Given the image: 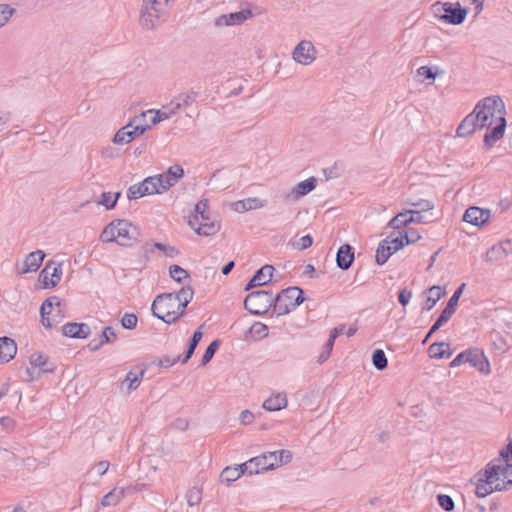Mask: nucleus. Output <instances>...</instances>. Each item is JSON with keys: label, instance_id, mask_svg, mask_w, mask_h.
<instances>
[{"label": "nucleus", "instance_id": "obj_25", "mask_svg": "<svg viewBox=\"0 0 512 512\" xmlns=\"http://www.w3.org/2000/svg\"><path fill=\"white\" fill-rule=\"evenodd\" d=\"M477 129H481L478 122L475 120L473 112L468 114L459 124L456 133L459 137H467L473 134Z\"/></svg>", "mask_w": 512, "mask_h": 512}, {"label": "nucleus", "instance_id": "obj_48", "mask_svg": "<svg viewBox=\"0 0 512 512\" xmlns=\"http://www.w3.org/2000/svg\"><path fill=\"white\" fill-rule=\"evenodd\" d=\"M117 338L116 332L113 327L107 326L102 330L100 335V342L104 344L113 343Z\"/></svg>", "mask_w": 512, "mask_h": 512}, {"label": "nucleus", "instance_id": "obj_45", "mask_svg": "<svg viewBox=\"0 0 512 512\" xmlns=\"http://www.w3.org/2000/svg\"><path fill=\"white\" fill-rule=\"evenodd\" d=\"M438 505L447 512L453 511L455 508L454 500L447 494H439L437 496Z\"/></svg>", "mask_w": 512, "mask_h": 512}, {"label": "nucleus", "instance_id": "obj_35", "mask_svg": "<svg viewBox=\"0 0 512 512\" xmlns=\"http://www.w3.org/2000/svg\"><path fill=\"white\" fill-rule=\"evenodd\" d=\"M125 496L124 488H114L112 491L103 496L101 505L110 507L117 505Z\"/></svg>", "mask_w": 512, "mask_h": 512}, {"label": "nucleus", "instance_id": "obj_57", "mask_svg": "<svg viewBox=\"0 0 512 512\" xmlns=\"http://www.w3.org/2000/svg\"><path fill=\"white\" fill-rule=\"evenodd\" d=\"M169 0H143V4L141 8H155V9H166L168 6Z\"/></svg>", "mask_w": 512, "mask_h": 512}, {"label": "nucleus", "instance_id": "obj_55", "mask_svg": "<svg viewBox=\"0 0 512 512\" xmlns=\"http://www.w3.org/2000/svg\"><path fill=\"white\" fill-rule=\"evenodd\" d=\"M166 174L170 178V180H172V182H174V184H175L178 181V179L183 177L184 170L180 165L175 164V165L169 167Z\"/></svg>", "mask_w": 512, "mask_h": 512}, {"label": "nucleus", "instance_id": "obj_13", "mask_svg": "<svg viewBox=\"0 0 512 512\" xmlns=\"http://www.w3.org/2000/svg\"><path fill=\"white\" fill-rule=\"evenodd\" d=\"M251 16L252 12L249 9H244L229 14H222L214 19V25L216 27L240 25Z\"/></svg>", "mask_w": 512, "mask_h": 512}, {"label": "nucleus", "instance_id": "obj_31", "mask_svg": "<svg viewBox=\"0 0 512 512\" xmlns=\"http://www.w3.org/2000/svg\"><path fill=\"white\" fill-rule=\"evenodd\" d=\"M397 252L392 249V246L388 244V240L383 239L376 250L375 261L378 265H383L387 262L389 257Z\"/></svg>", "mask_w": 512, "mask_h": 512}, {"label": "nucleus", "instance_id": "obj_4", "mask_svg": "<svg viewBox=\"0 0 512 512\" xmlns=\"http://www.w3.org/2000/svg\"><path fill=\"white\" fill-rule=\"evenodd\" d=\"M303 294V290L297 286L281 290L274 298V312L279 316L288 314L304 302Z\"/></svg>", "mask_w": 512, "mask_h": 512}, {"label": "nucleus", "instance_id": "obj_7", "mask_svg": "<svg viewBox=\"0 0 512 512\" xmlns=\"http://www.w3.org/2000/svg\"><path fill=\"white\" fill-rule=\"evenodd\" d=\"M498 467H495L494 461L489 462L484 469L477 472L476 478V490L475 494L479 498L486 497L497 490L494 489V485L497 481Z\"/></svg>", "mask_w": 512, "mask_h": 512}, {"label": "nucleus", "instance_id": "obj_50", "mask_svg": "<svg viewBox=\"0 0 512 512\" xmlns=\"http://www.w3.org/2000/svg\"><path fill=\"white\" fill-rule=\"evenodd\" d=\"M14 12L15 9L8 4H0V28L8 22Z\"/></svg>", "mask_w": 512, "mask_h": 512}, {"label": "nucleus", "instance_id": "obj_11", "mask_svg": "<svg viewBox=\"0 0 512 512\" xmlns=\"http://www.w3.org/2000/svg\"><path fill=\"white\" fill-rule=\"evenodd\" d=\"M117 221V241L122 246H131L133 242L137 243L140 241V230L138 227L133 225L131 222L125 219H116Z\"/></svg>", "mask_w": 512, "mask_h": 512}, {"label": "nucleus", "instance_id": "obj_56", "mask_svg": "<svg viewBox=\"0 0 512 512\" xmlns=\"http://www.w3.org/2000/svg\"><path fill=\"white\" fill-rule=\"evenodd\" d=\"M495 461L512 464V440L500 451L499 458Z\"/></svg>", "mask_w": 512, "mask_h": 512}, {"label": "nucleus", "instance_id": "obj_18", "mask_svg": "<svg viewBox=\"0 0 512 512\" xmlns=\"http://www.w3.org/2000/svg\"><path fill=\"white\" fill-rule=\"evenodd\" d=\"M316 185L317 179L315 177H309L293 187V189L286 194L285 199L287 201H297L300 197H303L313 191L316 188Z\"/></svg>", "mask_w": 512, "mask_h": 512}, {"label": "nucleus", "instance_id": "obj_42", "mask_svg": "<svg viewBox=\"0 0 512 512\" xmlns=\"http://www.w3.org/2000/svg\"><path fill=\"white\" fill-rule=\"evenodd\" d=\"M169 275L174 281L178 283H183L185 279H190V274L188 271L176 264L169 267Z\"/></svg>", "mask_w": 512, "mask_h": 512}, {"label": "nucleus", "instance_id": "obj_30", "mask_svg": "<svg viewBox=\"0 0 512 512\" xmlns=\"http://www.w3.org/2000/svg\"><path fill=\"white\" fill-rule=\"evenodd\" d=\"M30 364L33 368H40L41 372H53L54 364L48 362V357L41 353H34L30 356Z\"/></svg>", "mask_w": 512, "mask_h": 512}, {"label": "nucleus", "instance_id": "obj_6", "mask_svg": "<svg viewBox=\"0 0 512 512\" xmlns=\"http://www.w3.org/2000/svg\"><path fill=\"white\" fill-rule=\"evenodd\" d=\"M176 305H178V298L174 293H164L156 296L152 303L153 315L165 322L166 324H173L168 322L176 314Z\"/></svg>", "mask_w": 512, "mask_h": 512}, {"label": "nucleus", "instance_id": "obj_27", "mask_svg": "<svg viewBox=\"0 0 512 512\" xmlns=\"http://www.w3.org/2000/svg\"><path fill=\"white\" fill-rule=\"evenodd\" d=\"M466 284L462 283L453 293V295L448 300L446 307L442 310L441 315L450 319L452 315L455 313L459 299L465 289Z\"/></svg>", "mask_w": 512, "mask_h": 512}, {"label": "nucleus", "instance_id": "obj_52", "mask_svg": "<svg viewBox=\"0 0 512 512\" xmlns=\"http://www.w3.org/2000/svg\"><path fill=\"white\" fill-rule=\"evenodd\" d=\"M54 267L52 269V272L50 273V280H49V285L51 287H55L61 280V276H62V264L61 263H58V264H53Z\"/></svg>", "mask_w": 512, "mask_h": 512}, {"label": "nucleus", "instance_id": "obj_34", "mask_svg": "<svg viewBox=\"0 0 512 512\" xmlns=\"http://www.w3.org/2000/svg\"><path fill=\"white\" fill-rule=\"evenodd\" d=\"M203 328V325H201L194 333L192 334V337L189 340V344L187 347V350L184 354V357L181 359V363L185 364L188 362V360L192 357L194 354L199 342L202 339L203 333L201 329Z\"/></svg>", "mask_w": 512, "mask_h": 512}, {"label": "nucleus", "instance_id": "obj_39", "mask_svg": "<svg viewBox=\"0 0 512 512\" xmlns=\"http://www.w3.org/2000/svg\"><path fill=\"white\" fill-rule=\"evenodd\" d=\"M117 221L113 220L110 222L101 232L100 234V240L102 242H115L117 241Z\"/></svg>", "mask_w": 512, "mask_h": 512}, {"label": "nucleus", "instance_id": "obj_40", "mask_svg": "<svg viewBox=\"0 0 512 512\" xmlns=\"http://www.w3.org/2000/svg\"><path fill=\"white\" fill-rule=\"evenodd\" d=\"M155 181H160V180L154 178V176H151V177L145 178L141 183H139V186L142 190V194H144V196L152 195V194H159V190L157 188Z\"/></svg>", "mask_w": 512, "mask_h": 512}, {"label": "nucleus", "instance_id": "obj_51", "mask_svg": "<svg viewBox=\"0 0 512 512\" xmlns=\"http://www.w3.org/2000/svg\"><path fill=\"white\" fill-rule=\"evenodd\" d=\"M138 318L133 313H125L121 319V325L123 328L132 330L137 326Z\"/></svg>", "mask_w": 512, "mask_h": 512}, {"label": "nucleus", "instance_id": "obj_49", "mask_svg": "<svg viewBox=\"0 0 512 512\" xmlns=\"http://www.w3.org/2000/svg\"><path fill=\"white\" fill-rule=\"evenodd\" d=\"M184 304H189L193 298L194 290L191 286L182 287L178 292H173Z\"/></svg>", "mask_w": 512, "mask_h": 512}, {"label": "nucleus", "instance_id": "obj_23", "mask_svg": "<svg viewBox=\"0 0 512 512\" xmlns=\"http://www.w3.org/2000/svg\"><path fill=\"white\" fill-rule=\"evenodd\" d=\"M506 128V119L504 116H499L498 124L493 127L489 128V131H487L484 135V146L487 148H490L494 145L495 142L500 140L505 133Z\"/></svg>", "mask_w": 512, "mask_h": 512}, {"label": "nucleus", "instance_id": "obj_3", "mask_svg": "<svg viewBox=\"0 0 512 512\" xmlns=\"http://www.w3.org/2000/svg\"><path fill=\"white\" fill-rule=\"evenodd\" d=\"M431 10L436 18L451 25L462 24L468 14V10L462 7L459 2L436 1L432 4Z\"/></svg>", "mask_w": 512, "mask_h": 512}, {"label": "nucleus", "instance_id": "obj_44", "mask_svg": "<svg viewBox=\"0 0 512 512\" xmlns=\"http://www.w3.org/2000/svg\"><path fill=\"white\" fill-rule=\"evenodd\" d=\"M221 344V341L219 339L213 340L208 347L206 348L202 359H201V365L205 366L207 365L213 358L214 354L218 350L219 346Z\"/></svg>", "mask_w": 512, "mask_h": 512}, {"label": "nucleus", "instance_id": "obj_5", "mask_svg": "<svg viewBox=\"0 0 512 512\" xmlns=\"http://www.w3.org/2000/svg\"><path fill=\"white\" fill-rule=\"evenodd\" d=\"M271 307L274 308V298L270 291H253L244 300V308L253 315L265 314Z\"/></svg>", "mask_w": 512, "mask_h": 512}, {"label": "nucleus", "instance_id": "obj_63", "mask_svg": "<svg viewBox=\"0 0 512 512\" xmlns=\"http://www.w3.org/2000/svg\"><path fill=\"white\" fill-rule=\"evenodd\" d=\"M410 205L416 207L417 209L415 211H421V213L425 212V211H429V210L433 209V207H434V205L431 201L424 200V199H420L416 202H410Z\"/></svg>", "mask_w": 512, "mask_h": 512}, {"label": "nucleus", "instance_id": "obj_64", "mask_svg": "<svg viewBox=\"0 0 512 512\" xmlns=\"http://www.w3.org/2000/svg\"><path fill=\"white\" fill-rule=\"evenodd\" d=\"M110 463L108 461H100L96 463L88 472L87 474H90L91 472L95 471L98 476H103L109 469Z\"/></svg>", "mask_w": 512, "mask_h": 512}, {"label": "nucleus", "instance_id": "obj_24", "mask_svg": "<svg viewBox=\"0 0 512 512\" xmlns=\"http://www.w3.org/2000/svg\"><path fill=\"white\" fill-rule=\"evenodd\" d=\"M17 353L15 341L7 336L0 337V364L12 360Z\"/></svg>", "mask_w": 512, "mask_h": 512}, {"label": "nucleus", "instance_id": "obj_32", "mask_svg": "<svg viewBox=\"0 0 512 512\" xmlns=\"http://www.w3.org/2000/svg\"><path fill=\"white\" fill-rule=\"evenodd\" d=\"M264 206V203L259 198H247L233 203V209L236 212L243 213L251 209H257Z\"/></svg>", "mask_w": 512, "mask_h": 512}, {"label": "nucleus", "instance_id": "obj_16", "mask_svg": "<svg viewBox=\"0 0 512 512\" xmlns=\"http://www.w3.org/2000/svg\"><path fill=\"white\" fill-rule=\"evenodd\" d=\"M274 270L275 269L272 265L266 264L262 266L255 272L253 277L246 284L244 290L249 291L256 286H263L268 284L273 277Z\"/></svg>", "mask_w": 512, "mask_h": 512}, {"label": "nucleus", "instance_id": "obj_19", "mask_svg": "<svg viewBox=\"0 0 512 512\" xmlns=\"http://www.w3.org/2000/svg\"><path fill=\"white\" fill-rule=\"evenodd\" d=\"M490 215L491 213L488 209L471 206L465 211L463 221L475 226H481L488 221Z\"/></svg>", "mask_w": 512, "mask_h": 512}, {"label": "nucleus", "instance_id": "obj_36", "mask_svg": "<svg viewBox=\"0 0 512 512\" xmlns=\"http://www.w3.org/2000/svg\"><path fill=\"white\" fill-rule=\"evenodd\" d=\"M143 374L144 370H141L139 374H135L132 371L128 372L125 379L121 383V389H123L125 385H127L128 393L137 389L141 383Z\"/></svg>", "mask_w": 512, "mask_h": 512}, {"label": "nucleus", "instance_id": "obj_9", "mask_svg": "<svg viewBox=\"0 0 512 512\" xmlns=\"http://www.w3.org/2000/svg\"><path fill=\"white\" fill-rule=\"evenodd\" d=\"M61 302L58 297L47 298L40 307L41 322L45 328H52L64 317L61 313Z\"/></svg>", "mask_w": 512, "mask_h": 512}, {"label": "nucleus", "instance_id": "obj_46", "mask_svg": "<svg viewBox=\"0 0 512 512\" xmlns=\"http://www.w3.org/2000/svg\"><path fill=\"white\" fill-rule=\"evenodd\" d=\"M153 246L156 249L162 251L164 255L168 258H175L176 256L179 255V250L174 246L166 245L161 242H154Z\"/></svg>", "mask_w": 512, "mask_h": 512}, {"label": "nucleus", "instance_id": "obj_37", "mask_svg": "<svg viewBox=\"0 0 512 512\" xmlns=\"http://www.w3.org/2000/svg\"><path fill=\"white\" fill-rule=\"evenodd\" d=\"M120 197L121 192H103L101 194V199L98 201V204L103 205L107 210H111L115 208Z\"/></svg>", "mask_w": 512, "mask_h": 512}, {"label": "nucleus", "instance_id": "obj_22", "mask_svg": "<svg viewBox=\"0 0 512 512\" xmlns=\"http://www.w3.org/2000/svg\"><path fill=\"white\" fill-rule=\"evenodd\" d=\"M470 355L468 356V363L476 368L479 372L484 374L490 373V363L485 356L484 352L479 349H468Z\"/></svg>", "mask_w": 512, "mask_h": 512}, {"label": "nucleus", "instance_id": "obj_58", "mask_svg": "<svg viewBox=\"0 0 512 512\" xmlns=\"http://www.w3.org/2000/svg\"><path fill=\"white\" fill-rule=\"evenodd\" d=\"M417 74L418 76H422L424 79L435 80L438 73L437 69L434 70L433 67L421 66L417 69Z\"/></svg>", "mask_w": 512, "mask_h": 512}, {"label": "nucleus", "instance_id": "obj_62", "mask_svg": "<svg viewBox=\"0 0 512 512\" xmlns=\"http://www.w3.org/2000/svg\"><path fill=\"white\" fill-rule=\"evenodd\" d=\"M147 113H154V116L153 118L151 119V123L153 125H156L158 124L159 122L163 121V120H166L169 117V115L167 114V111L165 109V107L163 106L162 110H148Z\"/></svg>", "mask_w": 512, "mask_h": 512}, {"label": "nucleus", "instance_id": "obj_2", "mask_svg": "<svg viewBox=\"0 0 512 512\" xmlns=\"http://www.w3.org/2000/svg\"><path fill=\"white\" fill-rule=\"evenodd\" d=\"M472 112L480 128L487 127L489 129L494 118L499 119V116H504L505 105L499 96L486 97L476 104Z\"/></svg>", "mask_w": 512, "mask_h": 512}, {"label": "nucleus", "instance_id": "obj_43", "mask_svg": "<svg viewBox=\"0 0 512 512\" xmlns=\"http://www.w3.org/2000/svg\"><path fill=\"white\" fill-rule=\"evenodd\" d=\"M198 95H199L198 92L190 90L187 92L180 93L175 98L179 102L178 105H180L182 109H186L196 100Z\"/></svg>", "mask_w": 512, "mask_h": 512}, {"label": "nucleus", "instance_id": "obj_29", "mask_svg": "<svg viewBox=\"0 0 512 512\" xmlns=\"http://www.w3.org/2000/svg\"><path fill=\"white\" fill-rule=\"evenodd\" d=\"M430 357L437 359H448L452 355L450 346L445 342H435L428 348Z\"/></svg>", "mask_w": 512, "mask_h": 512}, {"label": "nucleus", "instance_id": "obj_47", "mask_svg": "<svg viewBox=\"0 0 512 512\" xmlns=\"http://www.w3.org/2000/svg\"><path fill=\"white\" fill-rule=\"evenodd\" d=\"M154 178L160 180V181H155L157 188L159 190V194L165 192L166 190H168L170 187H172L174 185V182H172V180H170V178L167 176L166 173L156 175V176H154Z\"/></svg>", "mask_w": 512, "mask_h": 512}, {"label": "nucleus", "instance_id": "obj_20", "mask_svg": "<svg viewBox=\"0 0 512 512\" xmlns=\"http://www.w3.org/2000/svg\"><path fill=\"white\" fill-rule=\"evenodd\" d=\"M62 332L66 337L85 339L90 335L91 329L86 323L70 322L62 327Z\"/></svg>", "mask_w": 512, "mask_h": 512}, {"label": "nucleus", "instance_id": "obj_10", "mask_svg": "<svg viewBox=\"0 0 512 512\" xmlns=\"http://www.w3.org/2000/svg\"><path fill=\"white\" fill-rule=\"evenodd\" d=\"M168 16L166 9L141 8L139 24L145 30H153L163 24Z\"/></svg>", "mask_w": 512, "mask_h": 512}, {"label": "nucleus", "instance_id": "obj_59", "mask_svg": "<svg viewBox=\"0 0 512 512\" xmlns=\"http://www.w3.org/2000/svg\"><path fill=\"white\" fill-rule=\"evenodd\" d=\"M251 333L259 338L266 337L268 335V327L260 322H256L250 329Z\"/></svg>", "mask_w": 512, "mask_h": 512}, {"label": "nucleus", "instance_id": "obj_21", "mask_svg": "<svg viewBox=\"0 0 512 512\" xmlns=\"http://www.w3.org/2000/svg\"><path fill=\"white\" fill-rule=\"evenodd\" d=\"M355 259L354 248L350 244L341 245L336 253L337 267L347 270L351 267Z\"/></svg>", "mask_w": 512, "mask_h": 512}, {"label": "nucleus", "instance_id": "obj_41", "mask_svg": "<svg viewBox=\"0 0 512 512\" xmlns=\"http://www.w3.org/2000/svg\"><path fill=\"white\" fill-rule=\"evenodd\" d=\"M372 363L379 371H383L387 368L388 360L382 349H376L372 352Z\"/></svg>", "mask_w": 512, "mask_h": 512}, {"label": "nucleus", "instance_id": "obj_1", "mask_svg": "<svg viewBox=\"0 0 512 512\" xmlns=\"http://www.w3.org/2000/svg\"><path fill=\"white\" fill-rule=\"evenodd\" d=\"M189 226L202 236H212L219 231V223L212 219L208 209V200L199 201L194 208V214L189 217Z\"/></svg>", "mask_w": 512, "mask_h": 512}, {"label": "nucleus", "instance_id": "obj_14", "mask_svg": "<svg viewBox=\"0 0 512 512\" xmlns=\"http://www.w3.org/2000/svg\"><path fill=\"white\" fill-rule=\"evenodd\" d=\"M315 48L310 41L303 40L293 51V59L302 65H309L315 60Z\"/></svg>", "mask_w": 512, "mask_h": 512}, {"label": "nucleus", "instance_id": "obj_53", "mask_svg": "<svg viewBox=\"0 0 512 512\" xmlns=\"http://www.w3.org/2000/svg\"><path fill=\"white\" fill-rule=\"evenodd\" d=\"M186 497L189 506L197 505L201 501V490L193 487L188 490Z\"/></svg>", "mask_w": 512, "mask_h": 512}, {"label": "nucleus", "instance_id": "obj_8", "mask_svg": "<svg viewBox=\"0 0 512 512\" xmlns=\"http://www.w3.org/2000/svg\"><path fill=\"white\" fill-rule=\"evenodd\" d=\"M146 116V112H142L140 115L135 116L128 124L120 128L113 137L115 144L130 143L138 136L142 135L147 129L150 128L148 124H140V122Z\"/></svg>", "mask_w": 512, "mask_h": 512}, {"label": "nucleus", "instance_id": "obj_28", "mask_svg": "<svg viewBox=\"0 0 512 512\" xmlns=\"http://www.w3.org/2000/svg\"><path fill=\"white\" fill-rule=\"evenodd\" d=\"M287 406V398L284 393H277L266 399L263 408L267 411H279Z\"/></svg>", "mask_w": 512, "mask_h": 512}, {"label": "nucleus", "instance_id": "obj_12", "mask_svg": "<svg viewBox=\"0 0 512 512\" xmlns=\"http://www.w3.org/2000/svg\"><path fill=\"white\" fill-rule=\"evenodd\" d=\"M281 465V459H276V452H265L249 459V466H253L254 474L274 470Z\"/></svg>", "mask_w": 512, "mask_h": 512}, {"label": "nucleus", "instance_id": "obj_38", "mask_svg": "<svg viewBox=\"0 0 512 512\" xmlns=\"http://www.w3.org/2000/svg\"><path fill=\"white\" fill-rule=\"evenodd\" d=\"M242 475H243L242 470L238 471V468H235L234 466L233 467L228 466L222 470V472L220 474V479L222 482L230 484L231 482L239 479Z\"/></svg>", "mask_w": 512, "mask_h": 512}, {"label": "nucleus", "instance_id": "obj_61", "mask_svg": "<svg viewBox=\"0 0 512 512\" xmlns=\"http://www.w3.org/2000/svg\"><path fill=\"white\" fill-rule=\"evenodd\" d=\"M385 240H388V244L392 246L393 250L399 251L405 246L404 241L401 237L395 236V233L388 235Z\"/></svg>", "mask_w": 512, "mask_h": 512}, {"label": "nucleus", "instance_id": "obj_54", "mask_svg": "<svg viewBox=\"0 0 512 512\" xmlns=\"http://www.w3.org/2000/svg\"><path fill=\"white\" fill-rule=\"evenodd\" d=\"M448 321L449 319L440 314L435 323L429 329L427 335L425 336V339L423 340V343H425L437 330H439Z\"/></svg>", "mask_w": 512, "mask_h": 512}, {"label": "nucleus", "instance_id": "obj_26", "mask_svg": "<svg viewBox=\"0 0 512 512\" xmlns=\"http://www.w3.org/2000/svg\"><path fill=\"white\" fill-rule=\"evenodd\" d=\"M429 296L427 297L424 306L422 307L423 311H430L437 302L446 294V291L443 287L434 285L430 287L426 291Z\"/></svg>", "mask_w": 512, "mask_h": 512}, {"label": "nucleus", "instance_id": "obj_15", "mask_svg": "<svg viewBox=\"0 0 512 512\" xmlns=\"http://www.w3.org/2000/svg\"><path fill=\"white\" fill-rule=\"evenodd\" d=\"M46 254L42 250H36L29 253L21 266H17V271L19 274H26L30 272H36L41 266Z\"/></svg>", "mask_w": 512, "mask_h": 512}, {"label": "nucleus", "instance_id": "obj_17", "mask_svg": "<svg viewBox=\"0 0 512 512\" xmlns=\"http://www.w3.org/2000/svg\"><path fill=\"white\" fill-rule=\"evenodd\" d=\"M495 467H498L499 470L497 471V481L494 485V489L498 492L508 490L512 487V464L495 463Z\"/></svg>", "mask_w": 512, "mask_h": 512}, {"label": "nucleus", "instance_id": "obj_33", "mask_svg": "<svg viewBox=\"0 0 512 512\" xmlns=\"http://www.w3.org/2000/svg\"><path fill=\"white\" fill-rule=\"evenodd\" d=\"M410 210H404L399 212L396 216H394L387 224L388 227L392 229H400L402 227H406L409 224L413 223V216H410Z\"/></svg>", "mask_w": 512, "mask_h": 512}, {"label": "nucleus", "instance_id": "obj_60", "mask_svg": "<svg viewBox=\"0 0 512 512\" xmlns=\"http://www.w3.org/2000/svg\"><path fill=\"white\" fill-rule=\"evenodd\" d=\"M54 264L53 261H49L46 263L45 267L41 270L40 274H39V279L42 281L43 285L45 288H52L50 285H49V275H50V268L51 266Z\"/></svg>", "mask_w": 512, "mask_h": 512}]
</instances>
